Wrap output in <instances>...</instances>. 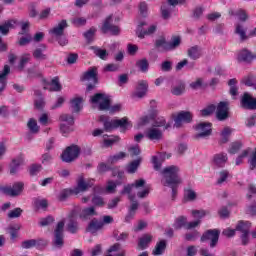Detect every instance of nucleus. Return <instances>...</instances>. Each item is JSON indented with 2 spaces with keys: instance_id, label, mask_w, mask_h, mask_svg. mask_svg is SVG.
<instances>
[{
  "instance_id": "4468645a",
  "label": "nucleus",
  "mask_w": 256,
  "mask_h": 256,
  "mask_svg": "<svg viewBox=\"0 0 256 256\" xmlns=\"http://www.w3.org/2000/svg\"><path fill=\"white\" fill-rule=\"evenodd\" d=\"M200 223L201 220H196L187 224V218L180 216L176 219L174 227L175 229H181V227H185V229H195Z\"/></svg>"
},
{
  "instance_id": "13d9d810",
  "label": "nucleus",
  "mask_w": 256,
  "mask_h": 256,
  "mask_svg": "<svg viewBox=\"0 0 256 256\" xmlns=\"http://www.w3.org/2000/svg\"><path fill=\"white\" fill-rule=\"evenodd\" d=\"M97 32V29L95 28H90L89 31H87L84 34L85 39H87L88 42L93 41V37H95V33Z\"/></svg>"
},
{
  "instance_id": "aec40b11",
  "label": "nucleus",
  "mask_w": 256,
  "mask_h": 256,
  "mask_svg": "<svg viewBox=\"0 0 256 256\" xmlns=\"http://www.w3.org/2000/svg\"><path fill=\"white\" fill-rule=\"evenodd\" d=\"M229 102H220L217 107L216 117L219 121L225 120L229 115Z\"/></svg>"
},
{
  "instance_id": "774afa93",
  "label": "nucleus",
  "mask_w": 256,
  "mask_h": 256,
  "mask_svg": "<svg viewBox=\"0 0 256 256\" xmlns=\"http://www.w3.org/2000/svg\"><path fill=\"white\" fill-rule=\"evenodd\" d=\"M248 163L250 164V169H255L256 167V149L254 152H252L250 159L248 160Z\"/></svg>"
},
{
  "instance_id": "393cba45",
  "label": "nucleus",
  "mask_w": 256,
  "mask_h": 256,
  "mask_svg": "<svg viewBox=\"0 0 256 256\" xmlns=\"http://www.w3.org/2000/svg\"><path fill=\"white\" fill-rule=\"evenodd\" d=\"M41 245L45 246L47 243L43 240H26L22 242L23 249H31V247H37L38 249H41Z\"/></svg>"
},
{
  "instance_id": "e433bc0d",
  "label": "nucleus",
  "mask_w": 256,
  "mask_h": 256,
  "mask_svg": "<svg viewBox=\"0 0 256 256\" xmlns=\"http://www.w3.org/2000/svg\"><path fill=\"white\" fill-rule=\"evenodd\" d=\"M65 27H67V21L62 20L58 26L54 27L50 33H52V35H56V37H59V35H63V30L65 29Z\"/></svg>"
},
{
  "instance_id": "37998d69",
  "label": "nucleus",
  "mask_w": 256,
  "mask_h": 256,
  "mask_svg": "<svg viewBox=\"0 0 256 256\" xmlns=\"http://www.w3.org/2000/svg\"><path fill=\"white\" fill-rule=\"evenodd\" d=\"M23 164V156H19L18 158L12 160V163L10 165L11 169H10V173H16L17 171V167H19V165Z\"/></svg>"
},
{
  "instance_id": "f257e3e1",
  "label": "nucleus",
  "mask_w": 256,
  "mask_h": 256,
  "mask_svg": "<svg viewBox=\"0 0 256 256\" xmlns=\"http://www.w3.org/2000/svg\"><path fill=\"white\" fill-rule=\"evenodd\" d=\"M162 184L165 187L172 188V198L175 199L177 195V188L181 185V178L179 177V168L176 166H169L162 172Z\"/></svg>"
},
{
  "instance_id": "20e7f679",
  "label": "nucleus",
  "mask_w": 256,
  "mask_h": 256,
  "mask_svg": "<svg viewBox=\"0 0 256 256\" xmlns=\"http://www.w3.org/2000/svg\"><path fill=\"white\" fill-rule=\"evenodd\" d=\"M92 105H98L100 111H109L110 113H118L121 111V104L111 106V98L107 94L98 93L91 98Z\"/></svg>"
},
{
  "instance_id": "09e8293b",
  "label": "nucleus",
  "mask_w": 256,
  "mask_h": 256,
  "mask_svg": "<svg viewBox=\"0 0 256 256\" xmlns=\"http://www.w3.org/2000/svg\"><path fill=\"white\" fill-rule=\"evenodd\" d=\"M188 55L191 59H199L201 57V50L198 47H192L188 50Z\"/></svg>"
},
{
  "instance_id": "052dcab7",
  "label": "nucleus",
  "mask_w": 256,
  "mask_h": 256,
  "mask_svg": "<svg viewBox=\"0 0 256 256\" xmlns=\"http://www.w3.org/2000/svg\"><path fill=\"white\" fill-rule=\"evenodd\" d=\"M185 91V84L180 83L179 86H175L172 88L173 95H181Z\"/></svg>"
},
{
  "instance_id": "a18cd8bd",
  "label": "nucleus",
  "mask_w": 256,
  "mask_h": 256,
  "mask_svg": "<svg viewBox=\"0 0 256 256\" xmlns=\"http://www.w3.org/2000/svg\"><path fill=\"white\" fill-rule=\"evenodd\" d=\"M94 49V53L97 57L102 59L103 61L107 60V57H109V53H107V50L101 49V48H92Z\"/></svg>"
},
{
  "instance_id": "680f3d73",
  "label": "nucleus",
  "mask_w": 256,
  "mask_h": 256,
  "mask_svg": "<svg viewBox=\"0 0 256 256\" xmlns=\"http://www.w3.org/2000/svg\"><path fill=\"white\" fill-rule=\"evenodd\" d=\"M92 203H93V205H95V207H103V205H105V201L97 195H95L92 198Z\"/></svg>"
},
{
  "instance_id": "ddd939ff",
  "label": "nucleus",
  "mask_w": 256,
  "mask_h": 256,
  "mask_svg": "<svg viewBox=\"0 0 256 256\" xmlns=\"http://www.w3.org/2000/svg\"><path fill=\"white\" fill-rule=\"evenodd\" d=\"M82 81H91L93 84H89L87 90L91 91V89H94L95 85H97V69L95 67L90 68L82 76Z\"/></svg>"
},
{
  "instance_id": "f8f14e48",
  "label": "nucleus",
  "mask_w": 256,
  "mask_h": 256,
  "mask_svg": "<svg viewBox=\"0 0 256 256\" xmlns=\"http://www.w3.org/2000/svg\"><path fill=\"white\" fill-rule=\"evenodd\" d=\"M113 222V217L111 216H104L103 217V222L97 221V220H92L87 228V231L89 233H96V231H99L105 224H109Z\"/></svg>"
},
{
  "instance_id": "6e6d98bb",
  "label": "nucleus",
  "mask_w": 256,
  "mask_h": 256,
  "mask_svg": "<svg viewBox=\"0 0 256 256\" xmlns=\"http://www.w3.org/2000/svg\"><path fill=\"white\" fill-rule=\"evenodd\" d=\"M242 82L244 83V85H247L248 87H253V85H255V76L248 75L242 80Z\"/></svg>"
},
{
  "instance_id": "0eeeda50",
  "label": "nucleus",
  "mask_w": 256,
  "mask_h": 256,
  "mask_svg": "<svg viewBox=\"0 0 256 256\" xmlns=\"http://www.w3.org/2000/svg\"><path fill=\"white\" fill-rule=\"evenodd\" d=\"M157 115L155 114L151 118L148 116L142 117L138 120V129L139 127H143V125H147L150 121H154L153 127H164V129H169L171 127V123H167L165 125V119L163 117L156 118Z\"/></svg>"
},
{
  "instance_id": "f704fd0d",
  "label": "nucleus",
  "mask_w": 256,
  "mask_h": 256,
  "mask_svg": "<svg viewBox=\"0 0 256 256\" xmlns=\"http://www.w3.org/2000/svg\"><path fill=\"white\" fill-rule=\"evenodd\" d=\"M147 93V82L146 81H140L138 83V87L135 92L136 97H145V94Z\"/></svg>"
},
{
  "instance_id": "b1692460",
  "label": "nucleus",
  "mask_w": 256,
  "mask_h": 256,
  "mask_svg": "<svg viewBox=\"0 0 256 256\" xmlns=\"http://www.w3.org/2000/svg\"><path fill=\"white\" fill-rule=\"evenodd\" d=\"M145 136L150 139V141H159L163 137V133L159 128H150L146 131Z\"/></svg>"
},
{
  "instance_id": "cd10ccee",
  "label": "nucleus",
  "mask_w": 256,
  "mask_h": 256,
  "mask_svg": "<svg viewBox=\"0 0 256 256\" xmlns=\"http://www.w3.org/2000/svg\"><path fill=\"white\" fill-rule=\"evenodd\" d=\"M105 256H125V250H122L121 245L116 243L110 247Z\"/></svg>"
},
{
  "instance_id": "5701e85b",
  "label": "nucleus",
  "mask_w": 256,
  "mask_h": 256,
  "mask_svg": "<svg viewBox=\"0 0 256 256\" xmlns=\"http://www.w3.org/2000/svg\"><path fill=\"white\" fill-rule=\"evenodd\" d=\"M241 105L245 109H256V99L249 95V93H244Z\"/></svg>"
},
{
  "instance_id": "58836bf2",
  "label": "nucleus",
  "mask_w": 256,
  "mask_h": 256,
  "mask_svg": "<svg viewBox=\"0 0 256 256\" xmlns=\"http://www.w3.org/2000/svg\"><path fill=\"white\" fill-rule=\"evenodd\" d=\"M94 215H97V212H95V207H89L82 210L80 218L89 219V217H93Z\"/></svg>"
},
{
  "instance_id": "79ce46f5",
  "label": "nucleus",
  "mask_w": 256,
  "mask_h": 256,
  "mask_svg": "<svg viewBox=\"0 0 256 256\" xmlns=\"http://www.w3.org/2000/svg\"><path fill=\"white\" fill-rule=\"evenodd\" d=\"M139 165H141V158L134 160L127 165L126 167L127 173H135V171H137V169L139 168Z\"/></svg>"
},
{
  "instance_id": "6e6552de",
  "label": "nucleus",
  "mask_w": 256,
  "mask_h": 256,
  "mask_svg": "<svg viewBox=\"0 0 256 256\" xmlns=\"http://www.w3.org/2000/svg\"><path fill=\"white\" fill-rule=\"evenodd\" d=\"M79 153H81V148L77 145L69 146L62 153L61 158L66 163H71V161H75L79 157Z\"/></svg>"
},
{
  "instance_id": "dca6fc26",
  "label": "nucleus",
  "mask_w": 256,
  "mask_h": 256,
  "mask_svg": "<svg viewBox=\"0 0 256 256\" xmlns=\"http://www.w3.org/2000/svg\"><path fill=\"white\" fill-rule=\"evenodd\" d=\"M147 23L145 22H140L138 24L137 30H136V35L139 37V39H143L145 35H153L155 33L157 26L151 25L149 26L148 30H145Z\"/></svg>"
},
{
  "instance_id": "de8ad7c7",
  "label": "nucleus",
  "mask_w": 256,
  "mask_h": 256,
  "mask_svg": "<svg viewBox=\"0 0 256 256\" xmlns=\"http://www.w3.org/2000/svg\"><path fill=\"white\" fill-rule=\"evenodd\" d=\"M119 141L118 136H104V147H111L113 143H117Z\"/></svg>"
},
{
  "instance_id": "338daca9",
  "label": "nucleus",
  "mask_w": 256,
  "mask_h": 256,
  "mask_svg": "<svg viewBox=\"0 0 256 256\" xmlns=\"http://www.w3.org/2000/svg\"><path fill=\"white\" fill-rule=\"evenodd\" d=\"M137 65L139 67V69L143 72L147 71V69H149V62H147V60H140L137 62Z\"/></svg>"
},
{
  "instance_id": "c03bdc74",
  "label": "nucleus",
  "mask_w": 256,
  "mask_h": 256,
  "mask_svg": "<svg viewBox=\"0 0 256 256\" xmlns=\"http://www.w3.org/2000/svg\"><path fill=\"white\" fill-rule=\"evenodd\" d=\"M138 207H139V204L137 202H132L130 209H129V213L125 218L127 222H129V221H131V219H133V217L135 216V211H137Z\"/></svg>"
},
{
  "instance_id": "603ef678",
  "label": "nucleus",
  "mask_w": 256,
  "mask_h": 256,
  "mask_svg": "<svg viewBox=\"0 0 256 256\" xmlns=\"http://www.w3.org/2000/svg\"><path fill=\"white\" fill-rule=\"evenodd\" d=\"M235 33L239 35L242 41H245V39H247V35L245 34V29H243V26H241L240 24L236 25Z\"/></svg>"
},
{
  "instance_id": "f03ea898",
  "label": "nucleus",
  "mask_w": 256,
  "mask_h": 256,
  "mask_svg": "<svg viewBox=\"0 0 256 256\" xmlns=\"http://www.w3.org/2000/svg\"><path fill=\"white\" fill-rule=\"evenodd\" d=\"M151 192V186L145 184V180H136L133 184L127 185L122 191V195H129V200L133 201L135 199V194L140 199H143L149 195Z\"/></svg>"
},
{
  "instance_id": "a878e982",
  "label": "nucleus",
  "mask_w": 256,
  "mask_h": 256,
  "mask_svg": "<svg viewBox=\"0 0 256 256\" xmlns=\"http://www.w3.org/2000/svg\"><path fill=\"white\" fill-rule=\"evenodd\" d=\"M18 26L19 22L17 20H9L0 26V33H2V35H7L9 33V29H15V27Z\"/></svg>"
},
{
  "instance_id": "7c9ffc66",
  "label": "nucleus",
  "mask_w": 256,
  "mask_h": 256,
  "mask_svg": "<svg viewBox=\"0 0 256 256\" xmlns=\"http://www.w3.org/2000/svg\"><path fill=\"white\" fill-rule=\"evenodd\" d=\"M10 71L11 68L9 65H5L3 72L0 74V92L3 91L7 85V75H9Z\"/></svg>"
},
{
  "instance_id": "bf43d9fd",
  "label": "nucleus",
  "mask_w": 256,
  "mask_h": 256,
  "mask_svg": "<svg viewBox=\"0 0 256 256\" xmlns=\"http://www.w3.org/2000/svg\"><path fill=\"white\" fill-rule=\"evenodd\" d=\"M249 153H251V149L248 148L244 150L242 154L236 159V165H241V163H243V159H245V157H248Z\"/></svg>"
},
{
  "instance_id": "c9c22d12",
  "label": "nucleus",
  "mask_w": 256,
  "mask_h": 256,
  "mask_svg": "<svg viewBox=\"0 0 256 256\" xmlns=\"http://www.w3.org/2000/svg\"><path fill=\"white\" fill-rule=\"evenodd\" d=\"M152 239L153 237L149 234H145L144 236H142L138 242L139 249H147Z\"/></svg>"
},
{
  "instance_id": "9d476101",
  "label": "nucleus",
  "mask_w": 256,
  "mask_h": 256,
  "mask_svg": "<svg viewBox=\"0 0 256 256\" xmlns=\"http://www.w3.org/2000/svg\"><path fill=\"white\" fill-rule=\"evenodd\" d=\"M172 118L174 119V127H181L183 123H191L193 119V114L187 111H181L177 114H173Z\"/></svg>"
},
{
  "instance_id": "39448f33",
  "label": "nucleus",
  "mask_w": 256,
  "mask_h": 256,
  "mask_svg": "<svg viewBox=\"0 0 256 256\" xmlns=\"http://www.w3.org/2000/svg\"><path fill=\"white\" fill-rule=\"evenodd\" d=\"M99 121L100 123H104L105 131H112V129H117V127H119L122 132H125L127 129L133 127V124H131V121H129L127 117L109 120V117L102 115L99 117Z\"/></svg>"
},
{
  "instance_id": "69168bd1",
  "label": "nucleus",
  "mask_w": 256,
  "mask_h": 256,
  "mask_svg": "<svg viewBox=\"0 0 256 256\" xmlns=\"http://www.w3.org/2000/svg\"><path fill=\"white\" fill-rule=\"evenodd\" d=\"M34 59H40L41 61L47 59V56L43 54V50L41 49H36L33 53Z\"/></svg>"
},
{
  "instance_id": "4c0bfd02",
  "label": "nucleus",
  "mask_w": 256,
  "mask_h": 256,
  "mask_svg": "<svg viewBox=\"0 0 256 256\" xmlns=\"http://www.w3.org/2000/svg\"><path fill=\"white\" fill-rule=\"evenodd\" d=\"M197 199V192L191 188L184 190V201H195Z\"/></svg>"
},
{
  "instance_id": "2eb2a0df",
  "label": "nucleus",
  "mask_w": 256,
  "mask_h": 256,
  "mask_svg": "<svg viewBox=\"0 0 256 256\" xmlns=\"http://www.w3.org/2000/svg\"><path fill=\"white\" fill-rule=\"evenodd\" d=\"M249 229H251V224L249 222L240 221L236 226V231L242 233V243L247 245L249 243Z\"/></svg>"
},
{
  "instance_id": "6ab92c4d",
  "label": "nucleus",
  "mask_w": 256,
  "mask_h": 256,
  "mask_svg": "<svg viewBox=\"0 0 256 256\" xmlns=\"http://www.w3.org/2000/svg\"><path fill=\"white\" fill-rule=\"evenodd\" d=\"M65 227V221H60L56 229L54 231L55 239H54V245L56 247H61L63 245V228Z\"/></svg>"
},
{
  "instance_id": "a19ab883",
  "label": "nucleus",
  "mask_w": 256,
  "mask_h": 256,
  "mask_svg": "<svg viewBox=\"0 0 256 256\" xmlns=\"http://www.w3.org/2000/svg\"><path fill=\"white\" fill-rule=\"evenodd\" d=\"M166 247H167V243L165 242V240H161L156 244V247L153 250V255H162Z\"/></svg>"
},
{
  "instance_id": "e2e57ef3",
  "label": "nucleus",
  "mask_w": 256,
  "mask_h": 256,
  "mask_svg": "<svg viewBox=\"0 0 256 256\" xmlns=\"http://www.w3.org/2000/svg\"><path fill=\"white\" fill-rule=\"evenodd\" d=\"M205 215H207V212H205V210H193L192 211V217H194V219H203V217H205Z\"/></svg>"
},
{
  "instance_id": "a211bd4d",
  "label": "nucleus",
  "mask_w": 256,
  "mask_h": 256,
  "mask_svg": "<svg viewBox=\"0 0 256 256\" xmlns=\"http://www.w3.org/2000/svg\"><path fill=\"white\" fill-rule=\"evenodd\" d=\"M219 230H208L206 233L203 234L201 237V241H211L210 246L215 247L217 245V242L219 241Z\"/></svg>"
},
{
  "instance_id": "4be33fe9",
  "label": "nucleus",
  "mask_w": 256,
  "mask_h": 256,
  "mask_svg": "<svg viewBox=\"0 0 256 256\" xmlns=\"http://www.w3.org/2000/svg\"><path fill=\"white\" fill-rule=\"evenodd\" d=\"M196 131H198L197 137H207L211 135V123L209 122H202L196 126Z\"/></svg>"
},
{
  "instance_id": "2f4dec72",
  "label": "nucleus",
  "mask_w": 256,
  "mask_h": 256,
  "mask_svg": "<svg viewBox=\"0 0 256 256\" xmlns=\"http://www.w3.org/2000/svg\"><path fill=\"white\" fill-rule=\"evenodd\" d=\"M255 59V56L251 54L248 50H241L238 53V61H244L245 63H250V61H253Z\"/></svg>"
},
{
  "instance_id": "412c9836",
  "label": "nucleus",
  "mask_w": 256,
  "mask_h": 256,
  "mask_svg": "<svg viewBox=\"0 0 256 256\" xmlns=\"http://www.w3.org/2000/svg\"><path fill=\"white\" fill-rule=\"evenodd\" d=\"M111 21H112L111 16L106 18L102 26L103 33H111L112 35H119V33L121 32V29H119V26L111 25Z\"/></svg>"
},
{
  "instance_id": "0e129e2a",
  "label": "nucleus",
  "mask_w": 256,
  "mask_h": 256,
  "mask_svg": "<svg viewBox=\"0 0 256 256\" xmlns=\"http://www.w3.org/2000/svg\"><path fill=\"white\" fill-rule=\"evenodd\" d=\"M53 221H55V218H53V216H48L46 218H42L39 223L41 227H46V225H51Z\"/></svg>"
},
{
  "instance_id": "49530a36",
  "label": "nucleus",
  "mask_w": 256,
  "mask_h": 256,
  "mask_svg": "<svg viewBox=\"0 0 256 256\" xmlns=\"http://www.w3.org/2000/svg\"><path fill=\"white\" fill-rule=\"evenodd\" d=\"M28 129L31 133H39V125H37V120L31 118L28 121Z\"/></svg>"
},
{
  "instance_id": "1a4fd4ad",
  "label": "nucleus",
  "mask_w": 256,
  "mask_h": 256,
  "mask_svg": "<svg viewBox=\"0 0 256 256\" xmlns=\"http://www.w3.org/2000/svg\"><path fill=\"white\" fill-rule=\"evenodd\" d=\"M181 44V38L179 36H175L172 38L171 43H167L165 38H160L156 40V47H161L163 51H171V49H175V47H179Z\"/></svg>"
},
{
  "instance_id": "3c124183",
  "label": "nucleus",
  "mask_w": 256,
  "mask_h": 256,
  "mask_svg": "<svg viewBox=\"0 0 256 256\" xmlns=\"http://www.w3.org/2000/svg\"><path fill=\"white\" fill-rule=\"evenodd\" d=\"M215 112V105H209L205 109L201 110L200 115L201 117H207Z\"/></svg>"
},
{
  "instance_id": "473e14b6",
  "label": "nucleus",
  "mask_w": 256,
  "mask_h": 256,
  "mask_svg": "<svg viewBox=\"0 0 256 256\" xmlns=\"http://www.w3.org/2000/svg\"><path fill=\"white\" fill-rule=\"evenodd\" d=\"M70 103L74 113H79L83 108V98L79 96L73 98Z\"/></svg>"
},
{
  "instance_id": "c85d7f7f",
  "label": "nucleus",
  "mask_w": 256,
  "mask_h": 256,
  "mask_svg": "<svg viewBox=\"0 0 256 256\" xmlns=\"http://www.w3.org/2000/svg\"><path fill=\"white\" fill-rule=\"evenodd\" d=\"M166 158H167L166 153H158L157 156L152 157V163L156 171H159L161 169V163L164 162Z\"/></svg>"
},
{
  "instance_id": "864d4df0",
  "label": "nucleus",
  "mask_w": 256,
  "mask_h": 256,
  "mask_svg": "<svg viewBox=\"0 0 256 256\" xmlns=\"http://www.w3.org/2000/svg\"><path fill=\"white\" fill-rule=\"evenodd\" d=\"M228 85L230 86V94L232 97H235L237 95V87H235L237 85V79L229 80Z\"/></svg>"
},
{
  "instance_id": "bb28decb",
  "label": "nucleus",
  "mask_w": 256,
  "mask_h": 256,
  "mask_svg": "<svg viewBox=\"0 0 256 256\" xmlns=\"http://www.w3.org/2000/svg\"><path fill=\"white\" fill-rule=\"evenodd\" d=\"M68 219H69L68 231L70 233H77V212L72 211Z\"/></svg>"
},
{
  "instance_id": "f3484780",
  "label": "nucleus",
  "mask_w": 256,
  "mask_h": 256,
  "mask_svg": "<svg viewBox=\"0 0 256 256\" xmlns=\"http://www.w3.org/2000/svg\"><path fill=\"white\" fill-rule=\"evenodd\" d=\"M23 191V183L17 182L12 187L6 186L2 188V193L9 195L10 197H16V195H21Z\"/></svg>"
},
{
  "instance_id": "4d7b16f0",
  "label": "nucleus",
  "mask_w": 256,
  "mask_h": 256,
  "mask_svg": "<svg viewBox=\"0 0 256 256\" xmlns=\"http://www.w3.org/2000/svg\"><path fill=\"white\" fill-rule=\"evenodd\" d=\"M29 59H31V55L30 54L22 55L18 68L20 70L23 69L25 67V64L29 63Z\"/></svg>"
},
{
  "instance_id": "5fc2aeb1",
  "label": "nucleus",
  "mask_w": 256,
  "mask_h": 256,
  "mask_svg": "<svg viewBox=\"0 0 256 256\" xmlns=\"http://www.w3.org/2000/svg\"><path fill=\"white\" fill-rule=\"evenodd\" d=\"M34 206L36 207V209H47V200L36 199L34 201Z\"/></svg>"
},
{
  "instance_id": "72a5a7b5",
  "label": "nucleus",
  "mask_w": 256,
  "mask_h": 256,
  "mask_svg": "<svg viewBox=\"0 0 256 256\" xmlns=\"http://www.w3.org/2000/svg\"><path fill=\"white\" fill-rule=\"evenodd\" d=\"M44 89H49V91H61V83H59V77L53 78L51 83L44 86Z\"/></svg>"
},
{
  "instance_id": "9b49d317",
  "label": "nucleus",
  "mask_w": 256,
  "mask_h": 256,
  "mask_svg": "<svg viewBox=\"0 0 256 256\" xmlns=\"http://www.w3.org/2000/svg\"><path fill=\"white\" fill-rule=\"evenodd\" d=\"M60 121H62V124L60 126V131L62 135H67L68 133H71V131H73V123H74L73 116L64 114L60 116Z\"/></svg>"
},
{
  "instance_id": "423d86ee",
  "label": "nucleus",
  "mask_w": 256,
  "mask_h": 256,
  "mask_svg": "<svg viewBox=\"0 0 256 256\" xmlns=\"http://www.w3.org/2000/svg\"><path fill=\"white\" fill-rule=\"evenodd\" d=\"M113 177H117L118 180L116 182H113L112 180H109L106 184V188H101V186H96L94 188V193H115V189H117V185H121L125 182V173L124 172H116L113 171Z\"/></svg>"
},
{
  "instance_id": "8fccbe9b",
  "label": "nucleus",
  "mask_w": 256,
  "mask_h": 256,
  "mask_svg": "<svg viewBox=\"0 0 256 256\" xmlns=\"http://www.w3.org/2000/svg\"><path fill=\"white\" fill-rule=\"evenodd\" d=\"M125 157H127V154L125 152H120L114 156H111L109 159H108V163H117V161H121V159H125Z\"/></svg>"
},
{
  "instance_id": "ea45409f",
  "label": "nucleus",
  "mask_w": 256,
  "mask_h": 256,
  "mask_svg": "<svg viewBox=\"0 0 256 256\" xmlns=\"http://www.w3.org/2000/svg\"><path fill=\"white\" fill-rule=\"evenodd\" d=\"M232 133H233V129H231L230 127H225L220 134L221 143H227Z\"/></svg>"
},
{
  "instance_id": "7ed1b4c3",
  "label": "nucleus",
  "mask_w": 256,
  "mask_h": 256,
  "mask_svg": "<svg viewBox=\"0 0 256 256\" xmlns=\"http://www.w3.org/2000/svg\"><path fill=\"white\" fill-rule=\"evenodd\" d=\"M95 184L94 179H85V177L80 176L77 180V187L74 189H64L60 192L59 200L65 201L69 195H79V193H83V191H87L89 187H93Z\"/></svg>"
},
{
  "instance_id": "c756f323",
  "label": "nucleus",
  "mask_w": 256,
  "mask_h": 256,
  "mask_svg": "<svg viewBox=\"0 0 256 256\" xmlns=\"http://www.w3.org/2000/svg\"><path fill=\"white\" fill-rule=\"evenodd\" d=\"M225 163H227V155L225 153H219L214 155L213 165H215L216 167H225Z\"/></svg>"
}]
</instances>
